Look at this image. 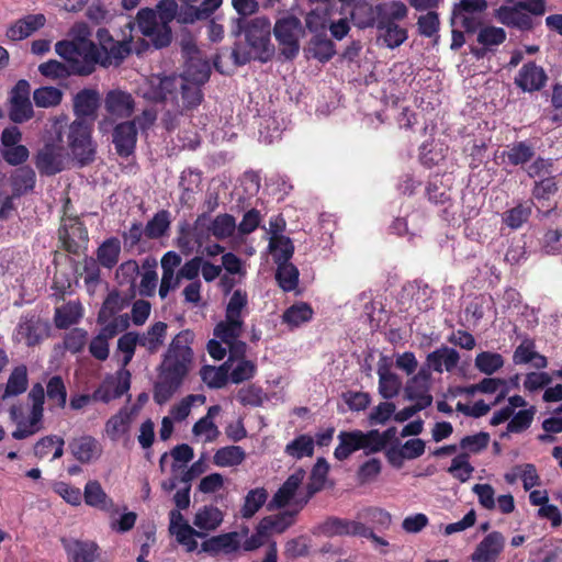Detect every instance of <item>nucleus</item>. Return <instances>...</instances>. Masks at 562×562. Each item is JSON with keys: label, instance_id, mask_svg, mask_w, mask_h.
<instances>
[{"label": "nucleus", "instance_id": "nucleus-38", "mask_svg": "<svg viewBox=\"0 0 562 562\" xmlns=\"http://www.w3.org/2000/svg\"><path fill=\"white\" fill-rule=\"evenodd\" d=\"M207 222H210L209 215L206 213H202L196 217L192 228L186 229L182 227L181 234L178 237V247L181 250L190 251L192 249V239L201 244L203 238L205 237L204 226H206Z\"/></svg>", "mask_w": 562, "mask_h": 562}, {"label": "nucleus", "instance_id": "nucleus-21", "mask_svg": "<svg viewBox=\"0 0 562 562\" xmlns=\"http://www.w3.org/2000/svg\"><path fill=\"white\" fill-rule=\"evenodd\" d=\"M104 109L113 117L125 119L133 114L135 102L131 93L114 89L106 93Z\"/></svg>", "mask_w": 562, "mask_h": 562}, {"label": "nucleus", "instance_id": "nucleus-58", "mask_svg": "<svg viewBox=\"0 0 562 562\" xmlns=\"http://www.w3.org/2000/svg\"><path fill=\"white\" fill-rule=\"evenodd\" d=\"M532 212V202H525L516 205L504 213L503 221L512 229H517L528 221Z\"/></svg>", "mask_w": 562, "mask_h": 562}, {"label": "nucleus", "instance_id": "nucleus-27", "mask_svg": "<svg viewBox=\"0 0 562 562\" xmlns=\"http://www.w3.org/2000/svg\"><path fill=\"white\" fill-rule=\"evenodd\" d=\"M134 290H132V293L130 294H122L117 290H112L111 292H109L98 313V324L106 323L117 313L126 308L131 304V301L134 297Z\"/></svg>", "mask_w": 562, "mask_h": 562}, {"label": "nucleus", "instance_id": "nucleus-62", "mask_svg": "<svg viewBox=\"0 0 562 562\" xmlns=\"http://www.w3.org/2000/svg\"><path fill=\"white\" fill-rule=\"evenodd\" d=\"M248 295L246 291L237 289L233 292L226 305L225 317L244 321V312L247 310Z\"/></svg>", "mask_w": 562, "mask_h": 562}, {"label": "nucleus", "instance_id": "nucleus-1", "mask_svg": "<svg viewBox=\"0 0 562 562\" xmlns=\"http://www.w3.org/2000/svg\"><path fill=\"white\" fill-rule=\"evenodd\" d=\"M211 66L202 56H190L180 76L153 75L139 86V94L166 106L165 125L168 130L177 126L178 115H186L198 108L203 100L202 86L209 80Z\"/></svg>", "mask_w": 562, "mask_h": 562}, {"label": "nucleus", "instance_id": "nucleus-26", "mask_svg": "<svg viewBox=\"0 0 562 562\" xmlns=\"http://www.w3.org/2000/svg\"><path fill=\"white\" fill-rule=\"evenodd\" d=\"M318 529L326 537L359 536L366 531V525L357 520L331 517L324 521Z\"/></svg>", "mask_w": 562, "mask_h": 562}, {"label": "nucleus", "instance_id": "nucleus-52", "mask_svg": "<svg viewBox=\"0 0 562 562\" xmlns=\"http://www.w3.org/2000/svg\"><path fill=\"white\" fill-rule=\"evenodd\" d=\"M269 249L276 263L289 262L294 252L292 240L286 236H271Z\"/></svg>", "mask_w": 562, "mask_h": 562}, {"label": "nucleus", "instance_id": "nucleus-2", "mask_svg": "<svg viewBox=\"0 0 562 562\" xmlns=\"http://www.w3.org/2000/svg\"><path fill=\"white\" fill-rule=\"evenodd\" d=\"M245 34L248 47L236 44L232 50V58L236 66H243L251 59L268 61L274 54L271 44V23L266 16L252 19L239 18L235 35Z\"/></svg>", "mask_w": 562, "mask_h": 562}, {"label": "nucleus", "instance_id": "nucleus-46", "mask_svg": "<svg viewBox=\"0 0 562 562\" xmlns=\"http://www.w3.org/2000/svg\"><path fill=\"white\" fill-rule=\"evenodd\" d=\"M246 459L245 450L239 446H226L215 451L213 463L221 468L237 467Z\"/></svg>", "mask_w": 562, "mask_h": 562}, {"label": "nucleus", "instance_id": "nucleus-32", "mask_svg": "<svg viewBox=\"0 0 562 562\" xmlns=\"http://www.w3.org/2000/svg\"><path fill=\"white\" fill-rule=\"evenodd\" d=\"M5 181L8 182L9 191L15 199L33 190L35 172L30 167H21L15 169L9 179L5 178Z\"/></svg>", "mask_w": 562, "mask_h": 562}, {"label": "nucleus", "instance_id": "nucleus-24", "mask_svg": "<svg viewBox=\"0 0 562 562\" xmlns=\"http://www.w3.org/2000/svg\"><path fill=\"white\" fill-rule=\"evenodd\" d=\"M27 386V368L24 364L13 368L5 385L0 384V411L3 409L5 400L23 394Z\"/></svg>", "mask_w": 562, "mask_h": 562}, {"label": "nucleus", "instance_id": "nucleus-55", "mask_svg": "<svg viewBox=\"0 0 562 562\" xmlns=\"http://www.w3.org/2000/svg\"><path fill=\"white\" fill-rule=\"evenodd\" d=\"M312 317L313 308L307 303L301 302L286 308L282 315V321L292 327H297L311 321Z\"/></svg>", "mask_w": 562, "mask_h": 562}, {"label": "nucleus", "instance_id": "nucleus-49", "mask_svg": "<svg viewBox=\"0 0 562 562\" xmlns=\"http://www.w3.org/2000/svg\"><path fill=\"white\" fill-rule=\"evenodd\" d=\"M299 512V509H292L268 516L261 520L260 527L271 532L282 533L294 524Z\"/></svg>", "mask_w": 562, "mask_h": 562}, {"label": "nucleus", "instance_id": "nucleus-4", "mask_svg": "<svg viewBox=\"0 0 562 562\" xmlns=\"http://www.w3.org/2000/svg\"><path fill=\"white\" fill-rule=\"evenodd\" d=\"M157 10L140 9L136 15V24L143 36L147 37L156 48H162L171 42L169 23L177 16L176 0H160Z\"/></svg>", "mask_w": 562, "mask_h": 562}, {"label": "nucleus", "instance_id": "nucleus-16", "mask_svg": "<svg viewBox=\"0 0 562 562\" xmlns=\"http://www.w3.org/2000/svg\"><path fill=\"white\" fill-rule=\"evenodd\" d=\"M506 539L499 531L486 535L471 554L472 562H496L505 548Z\"/></svg>", "mask_w": 562, "mask_h": 562}, {"label": "nucleus", "instance_id": "nucleus-63", "mask_svg": "<svg viewBox=\"0 0 562 562\" xmlns=\"http://www.w3.org/2000/svg\"><path fill=\"white\" fill-rule=\"evenodd\" d=\"M475 390L481 393H495L496 391H499L497 394L495 401L492 405L498 404L501 401H503L507 394L509 393L508 384L503 379L497 378H485L480 383L475 385Z\"/></svg>", "mask_w": 562, "mask_h": 562}, {"label": "nucleus", "instance_id": "nucleus-54", "mask_svg": "<svg viewBox=\"0 0 562 562\" xmlns=\"http://www.w3.org/2000/svg\"><path fill=\"white\" fill-rule=\"evenodd\" d=\"M268 492L263 487H257L250 490L246 496L244 505L240 509V514L243 518H251L267 502Z\"/></svg>", "mask_w": 562, "mask_h": 562}, {"label": "nucleus", "instance_id": "nucleus-9", "mask_svg": "<svg viewBox=\"0 0 562 562\" xmlns=\"http://www.w3.org/2000/svg\"><path fill=\"white\" fill-rule=\"evenodd\" d=\"M301 32V21L295 16H285L277 21L273 33L280 45V52L286 59H293L299 54Z\"/></svg>", "mask_w": 562, "mask_h": 562}, {"label": "nucleus", "instance_id": "nucleus-8", "mask_svg": "<svg viewBox=\"0 0 562 562\" xmlns=\"http://www.w3.org/2000/svg\"><path fill=\"white\" fill-rule=\"evenodd\" d=\"M305 477V471L297 469L292 473L281 487L274 493L272 499L268 504L269 509H278L284 506H294V509L301 510L308 502L310 491L303 495L301 485Z\"/></svg>", "mask_w": 562, "mask_h": 562}, {"label": "nucleus", "instance_id": "nucleus-12", "mask_svg": "<svg viewBox=\"0 0 562 562\" xmlns=\"http://www.w3.org/2000/svg\"><path fill=\"white\" fill-rule=\"evenodd\" d=\"M131 387V373L126 369H120L115 376L105 379L93 392L92 401L109 403L121 397Z\"/></svg>", "mask_w": 562, "mask_h": 562}, {"label": "nucleus", "instance_id": "nucleus-44", "mask_svg": "<svg viewBox=\"0 0 562 562\" xmlns=\"http://www.w3.org/2000/svg\"><path fill=\"white\" fill-rule=\"evenodd\" d=\"M121 254V243L117 238L105 239L97 250L98 262L108 269H112L119 262Z\"/></svg>", "mask_w": 562, "mask_h": 562}, {"label": "nucleus", "instance_id": "nucleus-45", "mask_svg": "<svg viewBox=\"0 0 562 562\" xmlns=\"http://www.w3.org/2000/svg\"><path fill=\"white\" fill-rule=\"evenodd\" d=\"M379 375V393L385 400L395 397L402 387V380L400 376L390 371L386 367L378 369Z\"/></svg>", "mask_w": 562, "mask_h": 562}, {"label": "nucleus", "instance_id": "nucleus-43", "mask_svg": "<svg viewBox=\"0 0 562 562\" xmlns=\"http://www.w3.org/2000/svg\"><path fill=\"white\" fill-rule=\"evenodd\" d=\"M167 333V324L157 322L144 334H138L139 346L146 348L150 353L156 352L164 344Z\"/></svg>", "mask_w": 562, "mask_h": 562}, {"label": "nucleus", "instance_id": "nucleus-59", "mask_svg": "<svg viewBox=\"0 0 562 562\" xmlns=\"http://www.w3.org/2000/svg\"><path fill=\"white\" fill-rule=\"evenodd\" d=\"M170 226V213L166 210L159 211L144 227L145 236L156 239L165 235Z\"/></svg>", "mask_w": 562, "mask_h": 562}, {"label": "nucleus", "instance_id": "nucleus-41", "mask_svg": "<svg viewBox=\"0 0 562 562\" xmlns=\"http://www.w3.org/2000/svg\"><path fill=\"white\" fill-rule=\"evenodd\" d=\"M223 513L213 505L200 508L193 519V525L203 531H213L223 522Z\"/></svg>", "mask_w": 562, "mask_h": 562}, {"label": "nucleus", "instance_id": "nucleus-33", "mask_svg": "<svg viewBox=\"0 0 562 562\" xmlns=\"http://www.w3.org/2000/svg\"><path fill=\"white\" fill-rule=\"evenodd\" d=\"M133 419V409L121 408L115 415L111 416L104 426L105 435L112 440H119L131 427Z\"/></svg>", "mask_w": 562, "mask_h": 562}, {"label": "nucleus", "instance_id": "nucleus-25", "mask_svg": "<svg viewBox=\"0 0 562 562\" xmlns=\"http://www.w3.org/2000/svg\"><path fill=\"white\" fill-rule=\"evenodd\" d=\"M69 562H94L98 557V544L93 541L61 538Z\"/></svg>", "mask_w": 562, "mask_h": 562}, {"label": "nucleus", "instance_id": "nucleus-37", "mask_svg": "<svg viewBox=\"0 0 562 562\" xmlns=\"http://www.w3.org/2000/svg\"><path fill=\"white\" fill-rule=\"evenodd\" d=\"M233 360L227 359L222 366H203L200 369V376L202 381L210 389H222L228 381V372L232 367Z\"/></svg>", "mask_w": 562, "mask_h": 562}, {"label": "nucleus", "instance_id": "nucleus-20", "mask_svg": "<svg viewBox=\"0 0 562 562\" xmlns=\"http://www.w3.org/2000/svg\"><path fill=\"white\" fill-rule=\"evenodd\" d=\"M132 36L121 41H114L104 49H99L97 46L95 53V67L98 65L108 68L110 66H119L132 52Z\"/></svg>", "mask_w": 562, "mask_h": 562}, {"label": "nucleus", "instance_id": "nucleus-31", "mask_svg": "<svg viewBox=\"0 0 562 562\" xmlns=\"http://www.w3.org/2000/svg\"><path fill=\"white\" fill-rule=\"evenodd\" d=\"M506 40V32L503 27L486 25L480 27L476 41L481 48L476 49L474 54L477 57H483L487 52H493L495 47L503 44Z\"/></svg>", "mask_w": 562, "mask_h": 562}, {"label": "nucleus", "instance_id": "nucleus-47", "mask_svg": "<svg viewBox=\"0 0 562 562\" xmlns=\"http://www.w3.org/2000/svg\"><path fill=\"white\" fill-rule=\"evenodd\" d=\"M237 224L235 217L231 214L224 213L217 215L210 224L204 226L216 239H226L234 235Z\"/></svg>", "mask_w": 562, "mask_h": 562}, {"label": "nucleus", "instance_id": "nucleus-50", "mask_svg": "<svg viewBox=\"0 0 562 562\" xmlns=\"http://www.w3.org/2000/svg\"><path fill=\"white\" fill-rule=\"evenodd\" d=\"M299 277V269L292 262L277 263L276 280L284 292H291L297 288Z\"/></svg>", "mask_w": 562, "mask_h": 562}, {"label": "nucleus", "instance_id": "nucleus-57", "mask_svg": "<svg viewBox=\"0 0 562 562\" xmlns=\"http://www.w3.org/2000/svg\"><path fill=\"white\" fill-rule=\"evenodd\" d=\"M474 364L480 372L492 375L504 366V358L497 352L482 351L476 355Z\"/></svg>", "mask_w": 562, "mask_h": 562}, {"label": "nucleus", "instance_id": "nucleus-28", "mask_svg": "<svg viewBox=\"0 0 562 562\" xmlns=\"http://www.w3.org/2000/svg\"><path fill=\"white\" fill-rule=\"evenodd\" d=\"M45 23L46 16L43 13L29 14L10 26L7 36L12 41H21L42 29Z\"/></svg>", "mask_w": 562, "mask_h": 562}, {"label": "nucleus", "instance_id": "nucleus-35", "mask_svg": "<svg viewBox=\"0 0 562 562\" xmlns=\"http://www.w3.org/2000/svg\"><path fill=\"white\" fill-rule=\"evenodd\" d=\"M83 498L88 506L103 512H110L114 507L112 498L106 495L101 484L95 480L86 483Z\"/></svg>", "mask_w": 562, "mask_h": 562}, {"label": "nucleus", "instance_id": "nucleus-17", "mask_svg": "<svg viewBox=\"0 0 562 562\" xmlns=\"http://www.w3.org/2000/svg\"><path fill=\"white\" fill-rule=\"evenodd\" d=\"M548 80V76L541 66L530 61L525 64L515 77V85L524 92L541 90Z\"/></svg>", "mask_w": 562, "mask_h": 562}, {"label": "nucleus", "instance_id": "nucleus-56", "mask_svg": "<svg viewBox=\"0 0 562 562\" xmlns=\"http://www.w3.org/2000/svg\"><path fill=\"white\" fill-rule=\"evenodd\" d=\"M314 439L308 435H300L290 441L284 452L294 459H302L304 457H312L314 453Z\"/></svg>", "mask_w": 562, "mask_h": 562}, {"label": "nucleus", "instance_id": "nucleus-34", "mask_svg": "<svg viewBox=\"0 0 562 562\" xmlns=\"http://www.w3.org/2000/svg\"><path fill=\"white\" fill-rule=\"evenodd\" d=\"M513 361L515 364L532 362V366L536 369H544L548 366L547 358L536 351L535 342L531 339H524L515 349Z\"/></svg>", "mask_w": 562, "mask_h": 562}, {"label": "nucleus", "instance_id": "nucleus-14", "mask_svg": "<svg viewBox=\"0 0 562 562\" xmlns=\"http://www.w3.org/2000/svg\"><path fill=\"white\" fill-rule=\"evenodd\" d=\"M495 18L506 26L516 27L520 31H529L533 27L532 18L519 8L518 0H506L495 10Z\"/></svg>", "mask_w": 562, "mask_h": 562}, {"label": "nucleus", "instance_id": "nucleus-3", "mask_svg": "<svg viewBox=\"0 0 562 562\" xmlns=\"http://www.w3.org/2000/svg\"><path fill=\"white\" fill-rule=\"evenodd\" d=\"M68 40L55 44L56 54L72 67L75 76H90L95 71L97 44L90 40L91 31L86 22L75 23Z\"/></svg>", "mask_w": 562, "mask_h": 562}, {"label": "nucleus", "instance_id": "nucleus-30", "mask_svg": "<svg viewBox=\"0 0 562 562\" xmlns=\"http://www.w3.org/2000/svg\"><path fill=\"white\" fill-rule=\"evenodd\" d=\"M183 382V378L160 369L154 389V400L161 405L167 403Z\"/></svg>", "mask_w": 562, "mask_h": 562}, {"label": "nucleus", "instance_id": "nucleus-36", "mask_svg": "<svg viewBox=\"0 0 562 562\" xmlns=\"http://www.w3.org/2000/svg\"><path fill=\"white\" fill-rule=\"evenodd\" d=\"M378 26L395 25L407 16L408 9L402 1H390L378 4Z\"/></svg>", "mask_w": 562, "mask_h": 562}, {"label": "nucleus", "instance_id": "nucleus-13", "mask_svg": "<svg viewBox=\"0 0 562 562\" xmlns=\"http://www.w3.org/2000/svg\"><path fill=\"white\" fill-rule=\"evenodd\" d=\"M430 385L431 372H428V368L422 367L416 374L406 381L404 386L405 397L409 401L419 402L422 407H428L432 403Z\"/></svg>", "mask_w": 562, "mask_h": 562}, {"label": "nucleus", "instance_id": "nucleus-29", "mask_svg": "<svg viewBox=\"0 0 562 562\" xmlns=\"http://www.w3.org/2000/svg\"><path fill=\"white\" fill-rule=\"evenodd\" d=\"M100 102V93L94 89H82L74 97V113L76 120L94 117Z\"/></svg>", "mask_w": 562, "mask_h": 562}, {"label": "nucleus", "instance_id": "nucleus-15", "mask_svg": "<svg viewBox=\"0 0 562 562\" xmlns=\"http://www.w3.org/2000/svg\"><path fill=\"white\" fill-rule=\"evenodd\" d=\"M65 155L63 147L46 144L36 155L35 165L43 175L52 176L65 169Z\"/></svg>", "mask_w": 562, "mask_h": 562}, {"label": "nucleus", "instance_id": "nucleus-19", "mask_svg": "<svg viewBox=\"0 0 562 562\" xmlns=\"http://www.w3.org/2000/svg\"><path fill=\"white\" fill-rule=\"evenodd\" d=\"M46 326L38 317L23 316L14 331V340L18 342H25L27 346L37 345L46 335Z\"/></svg>", "mask_w": 562, "mask_h": 562}, {"label": "nucleus", "instance_id": "nucleus-11", "mask_svg": "<svg viewBox=\"0 0 562 562\" xmlns=\"http://www.w3.org/2000/svg\"><path fill=\"white\" fill-rule=\"evenodd\" d=\"M58 234L64 248L71 254H79L89 241L88 232L77 217L64 218Z\"/></svg>", "mask_w": 562, "mask_h": 562}, {"label": "nucleus", "instance_id": "nucleus-6", "mask_svg": "<svg viewBox=\"0 0 562 562\" xmlns=\"http://www.w3.org/2000/svg\"><path fill=\"white\" fill-rule=\"evenodd\" d=\"M193 338L194 334L191 330L180 331L170 342L160 369L184 379L193 359L190 347Z\"/></svg>", "mask_w": 562, "mask_h": 562}, {"label": "nucleus", "instance_id": "nucleus-60", "mask_svg": "<svg viewBox=\"0 0 562 562\" xmlns=\"http://www.w3.org/2000/svg\"><path fill=\"white\" fill-rule=\"evenodd\" d=\"M38 71L42 76L53 80L65 79L71 75H75L72 67L69 66V64L66 61L61 63L56 59H49L45 63H42L38 66Z\"/></svg>", "mask_w": 562, "mask_h": 562}, {"label": "nucleus", "instance_id": "nucleus-39", "mask_svg": "<svg viewBox=\"0 0 562 562\" xmlns=\"http://www.w3.org/2000/svg\"><path fill=\"white\" fill-rule=\"evenodd\" d=\"M351 19L359 29L378 27V4L372 5L367 1L356 3L351 11Z\"/></svg>", "mask_w": 562, "mask_h": 562}, {"label": "nucleus", "instance_id": "nucleus-5", "mask_svg": "<svg viewBox=\"0 0 562 562\" xmlns=\"http://www.w3.org/2000/svg\"><path fill=\"white\" fill-rule=\"evenodd\" d=\"M30 406L26 412L22 404H14L9 409L11 422L16 426L12 437L16 440L26 439L44 428L45 391L36 383L29 392Z\"/></svg>", "mask_w": 562, "mask_h": 562}, {"label": "nucleus", "instance_id": "nucleus-42", "mask_svg": "<svg viewBox=\"0 0 562 562\" xmlns=\"http://www.w3.org/2000/svg\"><path fill=\"white\" fill-rule=\"evenodd\" d=\"M82 317V306L79 302H68L55 311V325L57 328L66 329L77 324Z\"/></svg>", "mask_w": 562, "mask_h": 562}, {"label": "nucleus", "instance_id": "nucleus-51", "mask_svg": "<svg viewBox=\"0 0 562 562\" xmlns=\"http://www.w3.org/2000/svg\"><path fill=\"white\" fill-rule=\"evenodd\" d=\"M64 93L59 88L45 86L33 92V101L37 108H55L61 103Z\"/></svg>", "mask_w": 562, "mask_h": 562}, {"label": "nucleus", "instance_id": "nucleus-22", "mask_svg": "<svg viewBox=\"0 0 562 562\" xmlns=\"http://www.w3.org/2000/svg\"><path fill=\"white\" fill-rule=\"evenodd\" d=\"M459 361L460 355L456 349L441 346L427 355L423 367L428 368V372H431V370L438 373H442L443 370L451 372L457 368Z\"/></svg>", "mask_w": 562, "mask_h": 562}, {"label": "nucleus", "instance_id": "nucleus-7", "mask_svg": "<svg viewBox=\"0 0 562 562\" xmlns=\"http://www.w3.org/2000/svg\"><path fill=\"white\" fill-rule=\"evenodd\" d=\"M91 125L85 120H75L68 127L67 146L72 158L80 166H86L94 159L95 146L91 138Z\"/></svg>", "mask_w": 562, "mask_h": 562}, {"label": "nucleus", "instance_id": "nucleus-53", "mask_svg": "<svg viewBox=\"0 0 562 562\" xmlns=\"http://www.w3.org/2000/svg\"><path fill=\"white\" fill-rule=\"evenodd\" d=\"M507 160L513 166L525 165L535 156V148L528 142L513 143L505 153Z\"/></svg>", "mask_w": 562, "mask_h": 562}, {"label": "nucleus", "instance_id": "nucleus-61", "mask_svg": "<svg viewBox=\"0 0 562 562\" xmlns=\"http://www.w3.org/2000/svg\"><path fill=\"white\" fill-rule=\"evenodd\" d=\"M234 360H237V363L232 369L231 373L228 372V380L232 383L239 384L250 380L255 375L257 367L254 361L245 359V356L233 358V361Z\"/></svg>", "mask_w": 562, "mask_h": 562}, {"label": "nucleus", "instance_id": "nucleus-40", "mask_svg": "<svg viewBox=\"0 0 562 562\" xmlns=\"http://www.w3.org/2000/svg\"><path fill=\"white\" fill-rule=\"evenodd\" d=\"M239 536L237 532H228L220 536L212 537L202 543V549L205 552L218 553L221 551L231 553L239 548Z\"/></svg>", "mask_w": 562, "mask_h": 562}, {"label": "nucleus", "instance_id": "nucleus-64", "mask_svg": "<svg viewBox=\"0 0 562 562\" xmlns=\"http://www.w3.org/2000/svg\"><path fill=\"white\" fill-rule=\"evenodd\" d=\"M474 468L470 464L469 453L467 452L456 456L448 468V473L462 483L470 480Z\"/></svg>", "mask_w": 562, "mask_h": 562}, {"label": "nucleus", "instance_id": "nucleus-10", "mask_svg": "<svg viewBox=\"0 0 562 562\" xmlns=\"http://www.w3.org/2000/svg\"><path fill=\"white\" fill-rule=\"evenodd\" d=\"M244 331V321L225 317L214 327V337L228 347L229 360L243 357L246 353L247 345L239 340Z\"/></svg>", "mask_w": 562, "mask_h": 562}, {"label": "nucleus", "instance_id": "nucleus-23", "mask_svg": "<svg viewBox=\"0 0 562 562\" xmlns=\"http://www.w3.org/2000/svg\"><path fill=\"white\" fill-rule=\"evenodd\" d=\"M137 140L135 121H126L117 124L113 131V144L121 157H127L134 153Z\"/></svg>", "mask_w": 562, "mask_h": 562}, {"label": "nucleus", "instance_id": "nucleus-18", "mask_svg": "<svg viewBox=\"0 0 562 562\" xmlns=\"http://www.w3.org/2000/svg\"><path fill=\"white\" fill-rule=\"evenodd\" d=\"M69 450L74 458L83 464L98 460L103 452L101 443L90 435L74 438L69 442Z\"/></svg>", "mask_w": 562, "mask_h": 562}, {"label": "nucleus", "instance_id": "nucleus-48", "mask_svg": "<svg viewBox=\"0 0 562 562\" xmlns=\"http://www.w3.org/2000/svg\"><path fill=\"white\" fill-rule=\"evenodd\" d=\"M362 437V431L355 430V431H341L338 435L339 445L335 449V457L338 460H345L347 459L352 452L361 449V441L360 438Z\"/></svg>", "mask_w": 562, "mask_h": 562}]
</instances>
